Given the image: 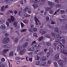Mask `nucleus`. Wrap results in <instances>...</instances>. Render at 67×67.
Listing matches in <instances>:
<instances>
[{"label":"nucleus","instance_id":"obj_4","mask_svg":"<svg viewBox=\"0 0 67 67\" xmlns=\"http://www.w3.org/2000/svg\"><path fill=\"white\" fill-rule=\"evenodd\" d=\"M33 45V47H38L40 46H39V44H38L36 43V42H35V41H34L32 43L31 45Z\"/></svg>","mask_w":67,"mask_h":67},{"label":"nucleus","instance_id":"obj_6","mask_svg":"<svg viewBox=\"0 0 67 67\" xmlns=\"http://www.w3.org/2000/svg\"><path fill=\"white\" fill-rule=\"evenodd\" d=\"M9 8L8 7V5H7L5 6H3L1 7V11H3L4 10H5V9H7V8Z\"/></svg>","mask_w":67,"mask_h":67},{"label":"nucleus","instance_id":"obj_56","mask_svg":"<svg viewBox=\"0 0 67 67\" xmlns=\"http://www.w3.org/2000/svg\"><path fill=\"white\" fill-rule=\"evenodd\" d=\"M56 48H57V46L56 45H54V49L56 50Z\"/></svg>","mask_w":67,"mask_h":67},{"label":"nucleus","instance_id":"obj_53","mask_svg":"<svg viewBox=\"0 0 67 67\" xmlns=\"http://www.w3.org/2000/svg\"><path fill=\"white\" fill-rule=\"evenodd\" d=\"M64 12H65V11L63 10H61L60 11V13L61 14H63V13H64Z\"/></svg>","mask_w":67,"mask_h":67},{"label":"nucleus","instance_id":"obj_51","mask_svg":"<svg viewBox=\"0 0 67 67\" xmlns=\"http://www.w3.org/2000/svg\"><path fill=\"white\" fill-rule=\"evenodd\" d=\"M26 31V29H23L21 31V32H25Z\"/></svg>","mask_w":67,"mask_h":67},{"label":"nucleus","instance_id":"obj_11","mask_svg":"<svg viewBox=\"0 0 67 67\" xmlns=\"http://www.w3.org/2000/svg\"><path fill=\"white\" fill-rule=\"evenodd\" d=\"M5 27H6L4 24H3L1 25L0 27V29L2 30H4V29H5Z\"/></svg>","mask_w":67,"mask_h":67},{"label":"nucleus","instance_id":"obj_9","mask_svg":"<svg viewBox=\"0 0 67 67\" xmlns=\"http://www.w3.org/2000/svg\"><path fill=\"white\" fill-rule=\"evenodd\" d=\"M59 58V55L58 54H57L54 58V60H57Z\"/></svg>","mask_w":67,"mask_h":67},{"label":"nucleus","instance_id":"obj_28","mask_svg":"<svg viewBox=\"0 0 67 67\" xmlns=\"http://www.w3.org/2000/svg\"><path fill=\"white\" fill-rule=\"evenodd\" d=\"M31 10L30 9L28 8L27 10V12L28 13H29V14H30L31 13Z\"/></svg>","mask_w":67,"mask_h":67},{"label":"nucleus","instance_id":"obj_30","mask_svg":"<svg viewBox=\"0 0 67 67\" xmlns=\"http://www.w3.org/2000/svg\"><path fill=\"white\" fill-rule=\"evenodd\" d=\"M40 61H37L35 63L36 65H40Z\"/></svg>","mask_w":67,"mask_h":67},{"label":"nucleus","instance_id":"obj_14","mask_svg":"<svg viewBox=\"0 0 67 67\" xmlns=\"http://www.w3.org/2000/svg\"><path fill=\"white\" fill-rule=\"evenodd\" d=\"M55 43H54V44H58L59 43H60V42L59 39H57L55 41Z\"/></svg>","mask_w":67,"mask_h":67},{"label":"nucleus","instance_id":"obj_21","mask_svg":"<svg viewBox=\"0 0 67 67\" xmlns=\"http://www.w3.org/2000/svg\"><path fill=\"white\" fill-rule=\"evenodd\" d=\"M24 16L25 18H28L30 16V15H28L27 14H24Z\"/></svg>","mask_w":67,"mask_h":67},{"label":"nucleus","instance_id":"obj_55","mask_svg":"<svg viewBox=\"0 0 67 67\" xmlns=\"http://www.w3.org/2000/svg\"><path fill=\"white\" fill-rule=\"evenodd\" d=\"M20 24L22 27H24V24H23L22 23H21Z\"/></svg>","mask_w":67,"mask_h":67},{"label":"nucleus","instance_id":"obj_29","mask_svg":"<svg viewBox=\"0 0 67 67\" xmlns=\"http://www.w3.org/2000/svg\"><path fill=\"white\" fill-rule=\"evenodd\" d=\"M23 22L25 23V24H27L28 23V20L26 19V20H23Z\"/></svg>","mask_w":67,"mask_h":67},{"label":"nucleus","instance_id":"obj_41","mask_svg":"<svg viewBox=\"0 0 67 67\" xmlns=\"http://www.w3.org/2000/svg\"><path fill=\"white\" fill-rule=\"evenodd\" d=\"M50 13V14H53L54 13V11L53 10H51L49 11Z\"/></svg>","mask_w":67,"mask_h":67},{"label":"nucleus","instance_id":"obj_35","mask_svg":"<svg viewBox=\"0 0 67 67\" xmlns=\"http://www.w3.org/2000/svg\"><path fill=\"white\" fill-rule=\"evenodd\" d=\"M60 67H65V65L64 64H63V63H62L61 64H60Z\"/></svg>","mask_w":67,"mask_h":67},{"label":"nucleus","instance_id":"obj_8","mask_svg":"<svg viewBox=\"0 0 67 67\" xmlns=\"http://www.w3.org/2000/svg\"><path fill=\"white\" fill-rule=\"evenodd\" d=\"M25 51V49H24L23 50L20 51V55H23L24 54V52Z\"/></svg>","mask_w":67,"mask_h":67},{"label":"nucleus","instance_id":"obj_2","mask_svg":"<svg viewBox=\"0 0 67 67\" xmlns=\"http://www.w3.org/2000/svg\"><path fill=\"white\" fill-rule=\"evenodd\" d=\"M10 41V39L8 37H5L2 40V43L3 44H8Z\"/></svg>","mask_w":67,"mask_h":67},{"label":"nucleus","instance_id":"obj_22","mask_svg":"<svg viewBox=\"0 0 67 67\" xmlns=\"http://www.w3.org/2000/svg\"><path fill=\"white\" fill-rule=\"evenodd\" d=\"M53 8V7H47L46 8V11H49V10H51V9H52Z\"/></svg>","mask_w":67,"mask_h":67},{"label":"nucleus","instance_id":"obj_13","mask_svg":"<svg viewBox=\"0 0 67 67\" xmlns=\"http://www.w3.org/2000/svg\"><path fill=\"white\" fill-rule=\"evenodd\" d=\"M18 22L17 21L14 22L13 24L14 26L15 27H16L18 25Z\"/></svg>","mask_w":67,"mask_h":67},{"label":"nucleus","instance_id":"obj_58","mask_svg":"<svg viewBox=\"0 0 67 67\" xmlns=\"http://www.w3.org/2000/svg\"><path fill=\"white\" fill-rule=\"evenodd\" d=\"M66 15H62L61 17L62 18H66Z\"/></svg>","mask_w":67,"mask_h":67},{"label":"nucleus","instance_id":"obj_64","mask_svg":"<svg viewBox=\"0 0 67 67\" xmlns=\"http://www.w3.org/2000/svg\"><path fill=\"white\" fill-rule=\"evenodd\" d=\"M46 31H44H44H43V32H42L43 34H46Z\"/></svg>","mask_w":67,"mask_h":67},{"label":"nucleus","instance_id":"obj_38","mask_svg":"<svg viewBox=\"0 0 67 67\" xmlns=\"http://www.w3.org/2000/svg\"><path fill=\"white\" fill-rule=\"evenodd\" d=\"M21 49V47L20 46H18L17 48V51H20Z\"/></svg>","mask_w":67,"mask_h":67},{"label":"nucleus","instance_id":"obj_50","mask_svg":"<svg viewBox=\"0 0 67 67\" xmlns=\"http://www.w3.org/2000/svg\"><path fill=\"white\" fill-rule=\"evenodd\" d=\"M46 37H48V38H51V35H47L46 36Z\"/></svg>","mask_w":67,"mask_h":67},{"label":"nucleus","instance_id":"obj_31","mask_svg":"<svg viewBox=\"0 0 67 67\" xmlns=\"http://www.w3.org/2000/svg\"><path fill=\"white\" fill-rule=\"evenodd\" d=\"M18 41H19L18 38L17 37L14 40L15 43H17L18 42Z\"/></svg>","mask_w":67,"mask_h":67},{"label":"nucleus","instance_id":"obj_44","mask_svg":"<svg viewBox=\"0 0 67 67\" xmlns=\"http://www.w3.org/2000/svg\"><path fill=\"white\" fill-rule=\"evenodd\" d=\"M1 62H4L5 61V59H4V58H2V59H1Z\"/></svg>","mask_w":67,"mask_h":67},{"label":"nucleus","instance_id":"obj_54","mask_svg":"<svg viewBox=\"0 0 67 67\" xmlns=\"http://www.w3.org/2000/svg\"><path fill=\"white\" fill-rule=\"evenodd\" d=\"M4 65L3 64H1V65H0V67H4Z\"/></svg>","mask_w":67,"mask_h":67},{"label":"nucleus","instance_id":"obj_33","mask_svg":"<svg viewBox=\"0 0 67 67\" xmlns=\"http://www.w3.org/2000/svg\"><path fill=\"white\" fill-rule=\"evenodd\" d=\"M33 35L36 38H37V37H38L37 35V34L36 33H34L33 34Z\"/></svg>","mask_w":67,"mask_h":67},{"label":"nucleus","instance_id":"obj_5","mask_svg":"<svg viewBox=\"0 0 67 67\" xmlns=\"http://www.w3.org/2000/svg\"><path fill=\"white\" fill-rule=\"evenodd\" d=\"M54 30L55 32L56 33H58L59 34H61V33H62L60 29L59 28H55Z\"/></svg>","mask_w":67,"mask_h":67},{"label":"nucleus","instance_id":"obj_49","mask_svg":"<svg viewBox=\"0 0 67 67\" xmlns=\"http://www.w3.org/2000/svg\"><path fill=\"white\" fill-rule=\"evenodd\" d=\"M34 18L35 20H37V22H38V23H39V20L37 19V18L36 17H35Z\"/></svg>","mask_w":67,"mask_h":67},{"label":"nucleus","instance_id":"obj_57","mask_svg":"<svg viewBox=\"0 0 67 67\" xmlns=\"http://www.w3.org/2000/svg\"><path fill=\"white\" fill-rule=\"evenodd\" d=\"M24 1H23V0H22L21 1H20V4H21L22 5L23 4V2Z\"/></svg>","mask_w":67,"mask_h":67},{"label":"nucleus","instance_id":"obj_24","mask_svg":"<svg viewBox=\"0 0 67 67\" xmlns=\"http://www.w3.org/2000/svg\"><path fill=\"white\" fill-rule=\"evenodd\" d=\"M28 51H34V48L33 47H31L28 49Z\"/></svg>","mask_w":67,"mask_h":67},{"label":"nucleus","instance_id":"obj_1","mask_svg":"<svg viewBox=\"0 0 67 67\" xmlns=\"http://www.w3.org/2000/svg\"><path fill=\"white\" fill-rule=\"evenodd\" d=\"M40 52L41 50H37L35 51L34 53L36 54H39V55L40 56H42L44 55V54H45V53H44V52H41L40 53Z\"/></svg>","mask_w":67,"mask_h":67},{"label":"nucleus","instance_id":"obj_45","mask_svg":"<svg viewBox=\"0 0 67 67\" xmlns=\"http://www.w3.org/2000/svg\"><path fill=\"white\" fill-rule=\"evenodd\" d=\"M15 59L16 60H17V59H21V58L19 57H16Z\"/></svg>","mask_w":67,"mask_h":67},{"label":"nucleus","instance_id":"obj_10","mask_svg":"<svg viewBox=\"0 0 67 67\" xmlns=\"http://www.w3.org/2000/svg\"><path fill=\"white\" fill-rule=\"evenodd\" d=\"M28 44L29 43L27 42H26L23 44L22 47L23 48H25V47H26L27 46Z\"/></svg>","mask_w":67,"mask_h":67},{"label":"nucleus","instance_id":"obj_39","mask_svg":"<svg viewBox=\"0 0 67 67\" xmlns=\"http://www.w3.org/2000/svg\"><path fill=\"white\" fill-rule=\"evenodd\" d=\"M32 6L34 8H36L37 7V5L35 4H33L32 5Z\"/></svg>","mask_w":67,"mask_h":67},{"label":"nucleus","instance_id":"obj_34","mask_svg":"<svg viewBox=\"0 0 67 67\" xmlns=\"http://www.w3.org/2000/svg\"><path fill=\"white\" fill-rule=\"evenodd\" d=\"M56 8H59L61 7V5L60 4H57L56 5Z\"/></svg>","mask_w":67,"mask_h":67},{"label":"nucleus","instance_id":"obj_47","mask_svg":"<svg viewBox=\"0 0 67 67\" xmlns=\"http://www.w3.org/2000/svg\"><path fill=\"white\" fill-rule=\"evenodd\" d=\"M33 30L34 31V32H36V31H37V28H34L33 29Z\"/></svg>","mask_w":67,"mask_h":67},{"label":"nucleus","instance_id":"obj_37","mask_svg":"<svg viewBox=\"0 0 67 67\" xmlns=\"http://www.w3.org/2000/svg\"><path fill=\"white\" fill-rule=\"evenodd\" d=\"M43 31H44V29H40L39 30V32H40V33H43Z\"/></svg>","mask_w":67,"mask_h":67},{"label":"nucleus","instance_id":"obj_43","mask_svg":"<svg viewBox=\"0 0 67 67\" xmlns=\"http://www.w3.org/2000/svg\"><path fill=\"white\" fill-rule=\"evenodd\" d=\"M40 57L39 56H37L36 58V60H39Z\"/></svg>","mask_w":67,"mask_h":67},{"label":"nucleus","instance_id":"obj_25","mask_svg":"<svg viewBox=\"0 0 67 67\" xmlns=\"http://www.w3.org/2000/svg\"><path fill=\"white\" fill-rule=\"evenodd\" d=\"M58 64H63L62 63H63V61L62 60H59L58 61Z\"/></svg>","mask_w":67,"mask_h":67},{"label":"nucleus","instance_id":"obj_63","mask_svg":"<svg viewBox=\"0 0 67 67\" xmlns=\"http://www.w3.org/2000/svg\"><path fill=\"white\" fill-rule=\"evenodd\" d=\"M47 51V49H44V52L43 53H46Z\"/></svg>","mask_w":67,"mask_h":67},{"label":"nucleus","instance_id":"obj_16","mask_svg":"<svg viewBox=\"0 0 67 67\" xmlns=\"http://www.w3.org/2000/svg\"><path fill=\"white\" fill-rule=\"evenodd\" d=\"M60 40V41H64V42H65V37H60L59 38Z\"/></svg>","mask_w":67,"mask_h":67},{"label":"nucleus","instance_id":"obj_40","mask_svg":"<svg viewBox=\"0 0 67 67\" xmlns=\"http://www.w3.org/2000/svg\"><path fill=\"white\" fill-rule=\"evenodd\" d=\"M54 64L55 66L56 67H57L58 66L57 63L56 62H54Z\"/></svg>","mask_w":67,"mask_h":67},{"label":"nucleus","instance_id":"obj_36","mask_svg":"<svg viewBox=\"0 0 67 67\" xmlns=\"http://www.w3.org/2000/svg\"><path fill=\"white\" fill-rule=\"evenodd\" d=\"M13 51L9 53V56H13Z\"/></svg>","mask_w":67,"mask_h":67},{"label":"nucleus","instance_id":"obj_62","mask_svg":"<svg viewBox=\"0 0 67 67\" xmlns=\"http://www.w3.org/2000/svg\"><path fill=\"white\" fill-rule=\"evenodd\" d=\"M9 13H12L13 12V11L11 10H9Z\"/></svg>","mask_w":67,"mask_h":67},{"label":"nucleus","instance_id":"obj_20","mask_svg":"<svg viewBox=\"0 0 67 67\" xmlns=\"http://www.w3.org/2000/svg\"><path fill=\"white\" fill-rule=\"evenodd\" d=\"M43 38H44V37H43V36H41L40 37L38 38V40L39 41H41L43 39Z\"/></svg>","mask_w":67,"mask_h":67},{"label":"nucleus","instance_id":"obj_23","mask_svg":"<svg viewBox=\"0 0 67 67\" xmlns=\"http://www.w3.org/2000/svg\"><path fill=\"white\" fill-rule=\"evenodd\" d=\"M48 4L49 5H51V7H53V6L54 5V4H53L52 2H49Z\"/></svg>","mask_w":67,"mask_h":67},{"label":"nucleus","instance_id":"obj_42","mask_svg":"<svg viewBox=\"0 0 67 67\" xmlns=\"http://www.w3.org/2000/svg\"><path fill=\"white\" fill-rule=\"evenodd\" d=\"M51 63H52V61L51 60H49L47 62L48 64H51Z\"/></svg>","mask_w":67,"mask_h":67},{"label":"nucleus","instance_id":"obj_26","mask_svg":"<svg viewBox=\"0 0 67 67\" xmlns=\"http://www.w3.org/2000/svg\"><path fill=\"white\" fill-rule=\"evenodd\" d=\"M28 9L29 7L27 6H26L24 9V12H26V11H27V10H28Z\"/></svg>","mask_w":67,"mask_h":67},{"label":"nucleus","instance_id":"obj_32","mask_svg":"<svg viewBox=\"0 0 67 67\" xmlns=\"http://www.w3.org/2000/svg\"><path fill=\"white\" fill-rule=\"evenodd\" d=\"M46 64V62H43L41 64V66H45Z\"/></svg>","mask_w":67,"mask_h":67},{"label":"nucleus","instance_id":"obj_27","mask_svg":"<svg viewBox=\"0 0 67 67\" xmlns=\"http://www.w3.org/2000/svg\"><path fill=\"white\" fill-rule=\"evenodd\" d=\"M46 59H47V58L45 56H44L42 57V60H46Z\"/></svg>","mask_w":67,"mask_h":67},{"label":"nucleus","instance_id":"obj_19","mask_svg":"<svg viewBox=\"0 0 67 67\" xmlns=\"http://www.w3.org/2000/svg\"><path fill=\"white\" fill-rule=\"evenodd\" d=\"M62 48V46L60 45H59L57 47V50L58 51H60Z\"/></svg>","mask_w":67,"mask_h":67},{"label":"nucleus","instance_id":"obj_7","mask_svg":"<svg viewBox=\"0 0 67 67\" xmlns=\"http://www.w3.org/2000/svg\"><path fill=\"white\" fill-rule=\"evenodd\" d=\"M35 21L36 22V25H40V26H41L40 28H42L43 27V26L44 25L43 24H41V23H39V22L38 23H37V21L35 20Z\"/></svg>","mask_w":67,"mask_h":67},{"label":"nucleus","instance_id":"obj_48","mask_svg":"<svg viewBox=\"0 0 67 67\" xmlns=\"http://www.w3.org/2000/svg\"><path fill=\"white\" fill-rule=\"evenodd\" d=\"M63 58L64 60H66V56H63Z\"/></svg>","mask_w":67,"mask_h":67},{"label":"nucleus","instance_id":"obj_60","mask_svg":"<svg viewBox=\"0 0 67 67\" xmlns=\"http://www.w3.org/2000/svg\"><path fill=\"white\" fill-rule=\"evenodd\" d=\"M29 31V32H32V30L31 29V28H29L28 29Z\"/></svg>","mask_w":67,"mask_h":67},{"label":"nucleus","instance_id":"obj_18","mask_svg":"<svg viewBox=\"0 0 67 67\" xmlns=\"http://www.w3.org/2000/svg\"><path fill=\"white\" fill-rule=\"evenodd\" d=\"M9 51V50L8 49L4 50L3 51V54H5L7 53V52H8Z\"/></svg>","mask_w":67,"mask_h":67},{"label":"nucleus","instance_id":"obj_15","mask_svg":"<svg viewBox=\"0 0 67 67\" xmlns=\"http://www.w3.org/2000/svg\"><path fill=\"white\" fill-rule=\"evenodd\" d=\"M51 35L52 36H55V35L56 36H59V35L54 32L52 33L51 34Z\"/></svg>","mask_w":67,"mask_h":67},{"label":"nucleus","instance_id":"obj_52","mask_svg":"<svg viewBox=\"0 0 67 67\" xmlns=\"http://www.w3.org/2000/svg\"><path fill=\"white\" fill-rule=\"evenodd\" d=\"M39 1H40V0H39V1H38V0H35L34 1V3H36V2H37Z\"/></svg>","mask_w":67,"mask_h":67},{"label":"nucleus","instance_id":"obj_46","mask_svg":"<svg viewBox=\"0 0 67 67\" xmlns=\"http://www.w3.org/2000/svg\"><path fill=\"white\" fill-rule=\"evenodd\" d=\"M30 27H31V29H33L34 28V25H30Z\"/></svg>","mask_w":67,"mask_h":67},{"label":"nucleus","instance_id":"obj_59","mask_svg":"<svg viewBox=\"0 0 67 67\" xmlns=\"http://www.w3.org/2000/svg\"><path fill=\"white\" fill-rule=\"evenodd\" d=\"M49 17L47 16L46 18V21H48V20H49Z\"/></svg>","mask_w":67,"mask_h":67},{"label":"nucleus","instance_id":"obj_61","mask_svg":"<svg viewBox=\"0 0 67 67\" xmlns=\"http://www.w3.org/2000/svg\"><path fill=\"white\" fill-rule=\"evenodd\" d=\"M5 36L6 37L8 36H9V34L8 33H5Z\"/></svg>","mask_w":67,"mask_h":67},{"label":"nucleus","instance_id":"obj_12","mask_svg":"<svg viewBox=\"0 0 67 67\" xmlns=\"http://www.w3.org/2000/svg\"><path fill=\"white\" fill-rule=\"evenodd\" d=\"M61 52L63 53H66L67 54V50L65 49H63L61 50Z\"/></svg>","mask_w":67,"mask_h":67},{"label":"nucleus","instance_id":"obj_3","mask_svg":"<svg viewBox=\"0 0 67 67\" xmlns=\"http://www.w3.org/2000/svg\"><path fill=\"white\" fill-rule=\"evenodd\" d=\"M8 22L10 23L12 22H12L15 21V18H14V17L12 16H10V19H8Z\"/></svg>","mask_w":67,"mask_h":67},{"label":"nucleus","instance_id":"obj_17","mask_svg":"<svg viewBox=\"0 0 67 67\" xmlns=\"http://www.w3.org/2000/svg\"><path fill=\"white\" fill-rule=\"evenodd\" d=\"M5 19H1L0 20V24H1L5 22Z\"/></svg>","mask_w":67,"mask_h":67}]
</instances>
